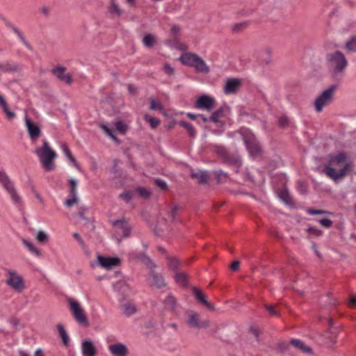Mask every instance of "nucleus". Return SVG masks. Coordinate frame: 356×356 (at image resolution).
Here are the masks:
<instances>
[{"mask_svg": "<svg viewBox=\"0 0 356 356\" xmlns=\"http://www.w3.org/2000/svg\"><path fill=\"white\" fill-rule=\"evenodd\" d=\"M353 161L345 152H339L330 156L329 164L323 168V172L334 181L343 179L353 169Z\"/></svg>", "mask_w": 356, "mask_h": 356, "instance_id": "obj_1", "label": "nucleus"}, {"mask_svg": "<svg viewBox=\"0 0 356 356\" xmlns=\"http://www.w3.org/2000/svg\"><path fill=\"white\" fill-rule=\"evenodd\" d=\"M325 64L332 76L337 78L343 74L348 62L343 53L336 50L326 54Z\"/></svg>", "mask_w": 356, "mask_h": 356, "instance_id": "obj_2", "label": "nucleus"}, {"mask_svg": "<svg viewBox=\"0 0 356 356\" xmlns=\"http://www.w3.org/2000/svg\"><path fill=\"white\" fill-rule=\"evenodd\" d=\"M42 168L48 172L53 171L55 169L54 160L57 158V154L50 147L46 139L42 140L41 147H37L35 150Z\"/></svg>", "mask_w": 356, "mask_h": 356, "instance_id": "obj_3", "label": "nucleus"}, {"mask_svg": "<svg viewBox=\"0 0 356 356\" xmlns=\"http://www.w3.org/2000/svg\"><path fill=\"white\" fill-rule=\"evenodd\" d=\"M179 60L184 65L193 67L197 72L207 74L210 70L205 61L195 53H184L181 55Z\"/></svg>", "mask_w": 356, "mask_h": 356, "instance_id": "obj_4", "label": "nucleus"}, {"mask_svg": "<svg viewBox=\"0 0 356 356\" xmlns=\"http://www.w3.org/2000/svg\"><path fill=\"white\" fill-rule=\"evenodd\" d=\"M336 90L337 86L331 85L316 97L314 102V106L317 113L322 112L324 107L332 102Z\"/></svg>", "mask_w": 356, "mask_h": 356, "instance_id": "obj_5", "label": "nucleus"}, {"mask_svg": "<svg viewBox=\"0 0 356 356\" xmlns=\"http://www.w3.org/2000/svg\"><path fill=\"white\" fill-rule=\"evenodd\" d=\"M0 184L9 195L13 203L17 206L21 205L22 197L17 192L15 185L8 175L3 170H0Z\"/></svg>", "mask_w": 356, "mask_h": 356, "instance_id": "obj_6", "label": "nucleus"}, {"mask_svg": "<svg viewBox=\"0 0 356 356\" xmlns=\"http://www.w3.org/2000/svg\"><path fill=\"white\" fill-rule=\"evenodd\" d=\"M67 303L74 320L81 325L87 326L88 325V318L80 303L74 298H69Z\"/></svg>", "mask_w": 356, "mask_h": 356, "instance_id": "obj_7", "label": "nucleus"}, {"mask_svg": "<svg viewBox=\"0 0 356 356\" xmlns=\"http://www.w3.org/2000/svg\"><path fill=\"white\" fill-rule=\"evenodd\" d=\"M6 284L16 292H22L26 288L24 278L13 270H6Z\"/></svg>", "mask_w": 356, "mask_h": 356, "instance_id": "obj_8", "label": "nucleus"}, {"mask_svg": "<svg viewBox=\"0 0 356 356\" xmlns=\"http://www.w3.org/2000/svg\"><path fill=\"white\" fill-rule=\"evenodd\" d=\"M243 141L252 157L256 158L260 155L261 152V146L255 136L251 131H248L243 134Z\"/></svg>", "mask_w": 356, "mask_h": 356, "instance_id": "obj_9", "label": "nucleus"}, {"mask_svg": "<svg viewBox=\"0 0 356 356\" xmlns=\"http://www.w3.org/2000/svg\"><path fill=\"white\" fill-rule=\"evenodd\" d=\"M143 262L151 270V273L148 277L149 284L156 288H161L163 286L165 285L164 280L162 276L158 275L154 271L156 265L154 262L146 256H144L143 257Z\"/></svg>", "mask_w": 356, "mask_h": 356, "instance_id": "obj_10", "label": "nucleus"}, {"mask_svg": "<svg viewBox=\"0 0 356 356\" xmlns=\"http://www.w3.org/2000/svg\"><path fill=\"white\" fill-rule=\"evenodd\" d=\"M113 232L118 242L130 235L131 227L124 218L113 221Z\"/></svg>", "mask_w": 356, "mask_h": 356, "instance_id": "obj_11", "label": "nucleus"}, {"mask_svg": "<svg viewBox=\"0 0 356 356\" xmlns=\"http://www.w3.org/2000/svg\"><path fill=\"white\" fill-rule=\"evenodd\" d=\"M120 260L118 257H104L101 254L97 255V264H91L92 268L99 266L102 268L111 270L119 265Z\"/></svg>", "mask_w": 356, "mask_h": 356, "instance_id": "obj_12", "label": "nucleus"}, {"mask_svg": "<svg viewBox=\"0 0 356 356\" xmlns=\"http://www.w3.org/2000/svg\"><path fill=\"white\" fill-rule=\"evenodd\" d=\"M216 105L215 99L209 95H203L196 101L195 108L197 109L211 111Z\"/></svg>", "mask_w": 356, "mask_h": 356, "instance_id": "obj_13", "label": "nucleus"}, {"mask_svg": "<svg viewBox=\"0 0 356 356\" xmlns=\"http://www.w3.org/2000/svg\"><path fill=\"white\" fill-rule=\"evenodd\" d=\"M25 126L31 140L37 139L41 135L40 126L27 117L25 118Z\"/></svg>", "mask_w": 356, "mask_h": 356, "instance_id": "obj_14", "label": "nucleus"}, {"mask_svg": "<svg viewBox=\"0 0 356 356\" xmlns=\"http://www.w3.org/2000/svg\"><path fill=\"white\" fill-rule=\"evenodd\" d=\"M81 350L83 356H96L97 350L90 339H85L82 341Z\"/></svg>", "mask_w": 356, "mask_h": 356, "instance_id": "obj_15", "label": "nucleus"}, {"mask_svg": "<svg viewBox=\"0 0 356 356\" xmlns=\"http://www.w3.org/2000/svg\"><path fill=\"white\" fill-rule=\"evenodd\" d=\"M108 350L112 356H127L128 348L123 343H115L108 346Z\"/></svg>", "mask_w": 356, "mask_h": 356, "instance_id": "obj_16", "label": "nucleus"}, {"mask_svg": "<svg viewBox=\"0 0 356 356\" xmlns=\"http://www.w3.org/2000/svg\"><path fill=\"white\" fill-rule=\"evenodd\" d=\"M241 83V80L237 78L227 79L224 86V92L226 95H232L236 92Z\"/></svg>", "mask_w": 356, "mask_h": 356, "instance_id": "obj_17", "label": "nucleus"}, {"mask_svg": "<svg viewBox=\"0 0 356 356\" xmlns=\"http://www.w3.org/2000/svg\"><path fill=\"white\" fill-rule=\"evenodd\" d=\"M52 74L60 81L70 84L72 83V76L70 74L66 73L65 68L63 67H56L52 70Z\"/></svg>", "mask_w": 356, "mask_h": 356, "instance_id": "obj_18", "label": "nucleus"}, {"mask_svg": "<svg viewBox=\"0 0 356 356\" xmlns=\"http://www.w3.org/2000/svg\"><path fill=\"white\" fill-rule=\"evenodd\" d=\"M8 27L10 29V31H12L16 35L17 37L18 38V39L19 40V41L30 51H32L33 50V48L31 46V44L29 43V42L26 40L24 34L22 33V32L19 30V28H17L16 26L12 24H8Z\"/></svg>", "mask_w": 356, "mask_h": 356, "instance_id": "obj_19", "label": "nucleus"}, {"mask_svg": "<svg viewBox=\"0 0 356 356\" xmlns=\"http://www.w3.org/2000/svg\"><path fill=\"white\" fill-rule=\"evenodd\" d=\"M193 292L196 299L202 305L206 306L208 309L213 310L214 307L212 304L208 302L207 296L196 287L193 289Z\"/></svg>", "mask_w": 356, "mask_h": 356, "instance_id": "obj_20", "label": "nucleus"}, {"mask_svg": "<svg viewBox=\"0 0 356 356\" xmlns=\"http://www.w3.org/2000/svg\"><path fill=\"white\" fill-rule=\"evenodd\" d=\"M291 343L300 351L307 353L312 354V348L307 346L303 341L300 339H293L291 340Z\"/></svg>", "mask_w": 356, "mask_h": 356, "instance_id": "obj_21", "label": "nucleus"}, {"mask_svg": "<svg viewBox=\"0 0 356 356\" xmlns=\"http://www.w3.org/2000/svg\"><path fill=\"white\" fill-rule=\"evenodd\" d=\"M60 149L62 150L63 154L64 156L67 158V159L70 161L72 165L76 168L77 169H79V165L74 159V157L72 156L71 151L70 148L68 147L67 145L65 143H62L60 145Z\"/></svg>", "mask_w": 356, "mask_h": 356, "instance_id": "obj_22", "label": "nucleus"}, {"mask_svg": "<svg viewBox=\"0 0 356 356\" xmlns=\"http://www.w3.org/2000/svg\"><path fill=\"white\" fill-rule=\"evenodd\" d=\"M187 323L192 327H206L208 325L207 322L200 323L198 314H191L188 319Z\"/></svg>", "mask_w": 356, "mask_h": 356, "instance_id": "obj_23", "label": "nucleus"}, {"mask_svg": "<svg viewBox=\"0 0 356 356\" xmlns=\"http://www.w3.org/2000/svg\"><path fill=\"white\" fill-rule=\"evenodd\" d=\"M57 330L59 334V337L61 339L64 346H67L70 342V337L62 324H58L56 326Z\"/></svg>", "mask_w": 356, "mask_h": 356, "instance_id": "obj_24", "label": "nucleus"}, {"mask_svg": "<svg viewBox=\"0 0 356 356\" xmlns=\"http://www.w3.org/2000/svg\"><path fill=\"white\" fill-rule=\"evenodd\" d=\"M0 106L3 109V112L6 115L8 120H12L15 118V113L13 111H11L8 106V104L5 99H3V96L0 95Z\"/></svg>", "mask_w": 356, "mask_h": 356, "instance_id": "obj_25", "label": "nucleus"}, {"mask_svg": "<svg viewBox=\"0 0 356 356\" xmlns=\"http://www.w3.org/2000/svg\"><path fill=\"white\" fill-rule=\"evenodd\" d=\"M344 48L348 52H356V35L350 37L346 40Z\"/></svg>", "mask_w": 356, "mask_h": 356, "instance_id": "obj_26", "label": "nucleus"}, {"mask_svg": "<svg viewBox=\"0 0 356 356\" xmlns=\"http://www.w3.org/2000/svg\"><path fill=\"white\" fill-rule=\"evenodd\" d=\"M23 244L32 254L38 257H42V254L41 251L38 248H36L31 242H30L28 240H24Z\"/></svg>", "mask_w": 356, "mask_h": 356, "instance_id": "obj_27", "label": "nucleus"}, {"mask_svg": "<svg viewBox=\"0 0 356 356\" xmlns=\"http://www.w3.org/2000/svg\"><path fill=\"white\" fill-rule=\"evenodd\" d=\"M192 177L196 179L197 181L200 184H204L207 182L208 180V173L206 171H199L197 172H193L191 175Z\"/></svg>", "mask_w": 356, "mask_h": 356, "instance_id": "obj_28", "label": "nucleus"}, {"mask_svg": "<svg viewBox=\"0 0 356 356\" xmlns=\"http://www.w3.org/2000/svg\"><path fill=\"white\" fill-rule=\"evenodd\" d=\"M99 127L108 136L110 137L113 141L119 143L120 140L118 138H116L114 135V131L111 129H110L107 124L102 123L99 125Z\"/></svg>", "mask_w": 356, "mask_h": 356, "instance_id": "obj_29", "label": "nucleus"}, {"mask_svg": "<svg viewBox=\"0 0 356 356\" xmlns=\"http://www.w3.org/2000/svg\"><path fill=\"white\" fill-rule=\"evenodd\" d=\"M179 125L186 130L190 137L195 138L197 136V132L191 124L185 121H181L179 122Z\"/></svg>", "mask_w": 356, "mask_h": 356, "instance_id": "obj_30", "label": "nucleus"}, {"mask_svg": "<svg viewBox=\"0 0 356 356\" xmlns=\"http://www.w3.org/2000/svg\"><path fill=\"white\" fill-rule=\"evenodd\" d=\"M175 280L177 284L181 286L186 285L187 275L182 271H177L175 275Z\"/></svg>", "mask_w": 356, "mask_h": 356, "instance_id": "obj_31", "label": "nucleus"}, {"mask_svg": "<svg viewBox=\"0 0 356 356\" xmlns=\"http://www.w3.org/2000/svg\"><path fill=\"white\" fill-rule=\"evenodd\" d=\"M223 113L224 110L222 108H219L214 111L208 119L216 124L221 123L220 119L223 116Z\"/></svg>", "mask_w": 356, "mask_h": 356, "instance_id": "obj_32", "label": "nucleus"}, {"mask_svg": "<svg viewBox=\"0 0 356 356\" xmlns=\"http://www.w3.org/2000/svg\"><path fill=\"white\" fill-rule=\"evenodd\" d=\"M109 11L111 13L115 14L117 16H120L123 13V10L120 8L115 0L110 1Z\"/></svg>", "mask_w": 356, "mask_h": 356, "instance_id": "obj_33", "label": "nucleus"}, {"mask_svg": "<svg viewBox=\"0 0 356 356\" xmlns=\"http://www.w3.org/2000/svg\"><path fill=\"white\" fill-rule=\"evenodd\" d=\"M155 37L152 34H145L143 38V43L146 47H152L155 44Z\"/></svg>", "mask_w": 356, "mask_h": 356, "instance_id": "obj_34", "label": "nucleus"}, {"mask_svg": "<svg viewBox=\"0 0 356 356\" xmlns=\"http://www.w3.org/2000/svg\"><path fill=\"white\" fill-rule=\"evenodd\" d=\"M144 120L149 123L152 129H156L161 123L159 119L154 117H149L147 114L144 115Z\"/></svg>", "mask_w": 356, "mask_h": 356, "instance_id": "obj_35", "label": "nucleus"}, {"mask_svg": "<svg viewBox=\"0 0 356 356\" xmlns=\"http://www.w3.org/2000/svg\"><path fill=\"white\" fill-rule=\"evenodd\" d=\"M163 303L166 307L174 310L176 306V300L175 298L171 296L168 295L167 298L164 300Z\"/></svg>", "mask_w": 356, "mask_h": 356, "instance_id": "obj_36", "label": "nucleus"}, {"mask_svg": "<svg viewBox=\"0 0 356 356\" xmlns=\"http://www.w3.org/2000/svg\"><path fill=\"white\" fill-rule=\"evenodd\" d=\"M150 110H159L161 112L165 111L163 106L160 101H156L154 99H150Z\"/></svg>", "mask_w": 356, "mask_h": 356, "instance_id": "obj_37", "label": "nucleus"}, {"mask_svg": "<svg viewBox=\"0 0 356 356\" xmlns=\"http://www.w3.org/2000/svg\"><path fill=\"white\" fill-rule=\"evenodd\" d=\"M17 70V66L12 65L9 63H0V72H13Z\"/></svg>", "mask_w": 356, "mask_h": 356, "instance_id": "obj_38", "label": "nucleus"}, {"mask_svg": "<svg viewBox=\"0 0 356 356\" xmlns=\"http://www.w3.org/2000/svg\"><path fill=\"white\" fill-rule=\"evenodd\" d=\"M115 126L118 131L121 134H125L128 129L127 124L121 120L116 121Z\"/></svg>", "mask_w": 356, "mask_h": 356, "instance_id": "obj_39", "label": "nucleus"}, {"mask_svg": "<svg viewBox=\"0 0 356 356\" xmlns=\"http://www.w3.org/2000/svg\"><path fill=\"white\" fill-rule=\"evenodd\" d=\"M181 263L177 258H169L168 259V266L170 269L174 271H178V268L180 266Z\"/></svg>", "mask_w": 356, "mask_h": 356, "instance_id": "obj_40", "label": "nucleus"}, {"mask_svg": "<svg viewBox=\"0 0 356 356\" xmlns=\"http://www.w3.org/2000/svg\"><path fill=\"white\" fill-rule=\"evenodd\" d=\"M35 238L39 243H45L48 241L49 236L45 232L40 230L35 234Z\"/></svg>", "mask_w": 356, "mask_h": 356, "instance_id": "obj_41", "label": "nucleus"}, {"mask_svg": "<svg viewBox=\"0 0 356 356\" xmlns=\"http://www.w3.org/2000/svg\"><path fill=\"white\" fill-rule=\"evenodd\" d=\"M123 312L126 316H130L136 313V309L134 305L127 304L123 306Z\"/></svg>", "mask_w": 356, "mask_h": 356, "instance_id": "obj_42", "label": "nucleus"}, {"mask_svg": "<svg viewBox=\"0 0 356 356\" xmlns=\"http://www.w3.org/2000/svg\"><path fill=\"white\" fill-rule=\"evenodd\" d=\"M78 202V194H70V197L67 199L64 204L67 207H70Z\"/></svg>", "mask_w": 356, "mask_h": 356, "instance_id": "obj_43", "label": "nucleus"}, {"mask_svg": "<svg viewBox=\"0 0 356 356\" xmlns=\"http://www.w3.org/2000/svg\"><path fill=\"white\" fill-rule=\"evenodd\" d=\"M137 193L143 198H149L151 195V191L145 187H139L136 189Z\"/></svg>", "mask_w": 356, "mask_h": 356, "instance_id": "obj_44", "label": "nucleus"}, {"mask_svg": "<svg viewBox=\"0 0 356 356\" xmlns=\"http://www.w3.org/2000/svg\"><path fill=\"white\" fill-rule=\"evenodd\" d=\"M68 182L70 186V194H77V181L74 178H70Z\"/></svg>", "mask_w": 356, "mask_h": 356, "instance_id": "obj_45", "label": "nucleus"}, {"mask_svg": "<svg viewBox=\"0 0 356 356\" xmlns=\"http://www.w3.org/2000/svg\"><path fill=\"white\" fill-rule=\"evenodd\" d=\"M248 26V22L244 21L240 23L235 24L233 26V30L234 31H239L243 29H245Z\"/></svg>", "mask_w": 356, "mask_h": 356, "instance_id": "obj_46", "label": "nucleus"}, {"mask_svg": "<svg viewBox=\"0 0 356 356\" xmlns=\"http://www.w3.org/2000/svg\"><path fill=\"white\" fill-rule=\"evenodd\" d=\"M72 236L77 241V242L81 245V247L83 250H86V245L84 241L83 240V238H81V236L78 233H76V232L73 233Z\"/></svg>", "mask_w": 356, "mask_h": 356, "instance_id": "obj_47", "label": "nucleus"}, {"mask_svg": "<svg viewBox=\"0 0 356 356\" xmlns=\"http://www.w3.org/2000/svg\"><path fill=\"white\" fill-rule=\"evenodd\" d=\"M187 115L189 118H191V120H196L197 118H200L204 122H206L209 120L208 118L204 117L203 115H200V114H194V113H187Z\"/></svg>", "mask_w": 356, "mask_h": 356, "instance_id": "obj_48", "label": "nucleus"}, {"mask_svg": "<svg viewBox=\"0 0 356 356\" xmlns=\"http://www.w3.org/2000/svg\"><path fill=\"white\" fill-rule=\"evenodd\" d=\"M280 197L287 204H290L291 200L289 194L286 191H282L279 193Z\"/></svg>", "mask_w": 356, "mask_h": 356, "instance_id": "obj_49", "label": "nucleus"}, {"mask_svg": "<svg viewBox=\"0 0 356 356\" xmlns=\"http://www.w3.org/2000/svg\"><path fill=\"white\" fill-rule=\"evenodd\" d=\"M215 176H216V179L219 181H222L223 178L227 177V173L224 172L221 170H218L215 171Z\"/></svg>", "mask_w": 356, "mask_h": 356, "instance_id": "obj_50", "label": "nucleus"}, {"mask_svg": "<svg viewBox=\"0 0 356 356\" xmlns=\"http://www.w3.org/2000/svg\"><path fill=\"white\" fill-rule=\"evenodd\" d=\"M181 31V27L179 25L174 24L171 27L170 34L172 36H176Z\"/></svg>", "mask_w": 356, "mask_h": 356, "instance_id": "obj_51", "label": "nucleus"}, {"mask_svg": "<svg viewBox=\"0 0 356 356\" xmlns=\"http://www.w3.org/2000/svg\"><path fill=\"white\" fill-rule=\"evenodd\" d=\"M120 197L126 202H129L131 200L132 196L131 192H124L120 195Z\"/></svg>", "mask_w": 356, "mask_h": 356, "instance_id": "obj_52", "label": "nucleus"}, {"mask_svg": "<svg viewBox=\"0 0 356 356\" xmlns=\"http://www.w3.org/2000/svg\"><path fill=\"white\" fill-rule=\"evenodd\" d=\"M319 222L325 227H330L332 224V222L328 218L321 219Z\"/></svg>", "mask_w": 356, "mask_h": 356, "instance_id": "obj_53", "label": "nucleus"}, {"mask_svg": "<svg viewBox=\"0 0 356 356\" xmlns=\"http://www.w3.org/2000/svg\"><path fill=\"white\" fill-rule=\"evenodd\" d=\"M177 210H178L177 205H174L171 207L170 211V216L172 220H175L176 213H177Z\"/></svg>", "mask_w": 356, "mask_h": 356, "instance_id": "obj_54", "label": "nucleus"}, {"mask_svg": "<svg viewBox=\"0 0 356 356\" xmlns=\"http://www.w3.org/2000/svg\"><path fill=\"white\" fill-rule=\"evenodd\" d=\"M289 123V120L286 116H282L279 119V125L281 127H285Z\"/></svg>", "mask_w": 356, "mask_h": 356, "instance_id": "obj_55", "label": "nucleus"}, {"mask_svg": "<svg viewBox=\"0 0 356 356\" xmlns=\"http://www.w3.org/2000/svg\"><path fill=\"white\" fill-rule=\"evenodd\" d=\"M298 190L301 194L307 193V186L303 182H298Z\"/></svg>", "mask_w": 356, "mask_h": 356, "instance_id": "obj_56", "label": "nucleus"}, {"mask_svg": "<svg viewBox=\"0 0 356 356\" xmlns=\"http://www.w3.org/2000/svg\"><path fill=\"white\" fill-rule=\"evenodd\" d=\"M155 181H156V184L161 189L167 188V184L165 181L160 179H156Z\"/></svg>", "mask_w": 356, "mask_h": 356, "instance_id": "obj_57", "label": "nucleus"}, {"mask_svg": "<svg viewBox=\"0 0 356 356\" xmlns=\"http://www.w3.org/2000/svg\"><path fill=\"white\" fill-rule=\"evenodd\" d=\"M164 70L168 75H171L174 73V68L170 64H165L164 65Z\"/></svg>", "mask_w": 356, "mask_h": 356, "instance_id": "obj_58", "label": "nucleus"}, {"mask_svg": "<svg viewBox=\"0 0 356 356\" xmlns=\"http://www.w3.org/2000/svg\"><path fill=\"white\" fill-rule=\"evenodd\" d=\"M307 213L310 215H317L324 213L325 211L323 210L308 209Z\"/></svg>", "mask_w": 356, "mask_h": 356, "instance_id": "obj_59", "label": "nucleus"}, {"mask_svg": "<svg viewBox=\"0 0 356 356\" xmlns=\"http://www.w3.org/2000/svg\"><path fill=\"white\" fill-rule=\"evenodd\" d=\"M266 308L270 314L274 316L278 315V314L275 312L274 307L272 305H266Z\"/></svg>", "mask_w": 356, "mask_h": 356, "instance_id": "obj_60", "label": "nucleus"}, {"mask_svg": "<svg viewBox=\"0 0 356 356\" xmlns=\"http://www.w3.org/2000/svg\"><path fill=\"white\" fill-rule=\"evenodd\" d=\"M127 90H128L129 94L134 95V94L136 93L137 88L134 85H128L127 86Z\"/></svg>", "mask_w": 356, "mask_h": 356, "instance_id": "obj_61", "label": "nucleus"}, {"mask_svg": "<svg viewBox=\"0 0 356 356\" xmlns=\"http://www.w3.org/2000/svg\"><path fill=\"white\" fill-rule=\"evenodd\" d=\"M80 210H81V211L79 212V213L78 215L79 217L81 219H85L84 216H83V212H85L87 210V207L85 206L81 207Z\"/></svg>", "mask_w": 356, "mask_h": 356, "instance_id": "obj_62", "label": "nucleus"}, {"mask_svg": "<svg viewBox=\"0 0 356 356\" xmlns=\"http://www.w3.org/2000/svg\"><path fill=\"white\" fill-rule=\"evenodd\" d=\"M33 193H34V195L36 197V199L40 203H43V198L41 197V195L39 194V193L37 191H35V190L33 191Z\"/></svg>", "mask_w": 356, "mask_h": 356, "instance_id": "obj_63", "label": "nucleus"}, {"mask_svg": "<svg viewBox=\"0 0 356 356\" xmlns=\"http://www.w3.org/2000/svg\"><path fill=\"white\" fill-rule=\"evenodd\" d=\"M239 264H240L239 261H234V262L232 264V265H231V269H232V270H237V268H238V266H239Z\"/></svg>", "mask_w": 356, "mask_h": 356, "instance_id": "obj_64", "label": "nucleus"}]
</instances>
